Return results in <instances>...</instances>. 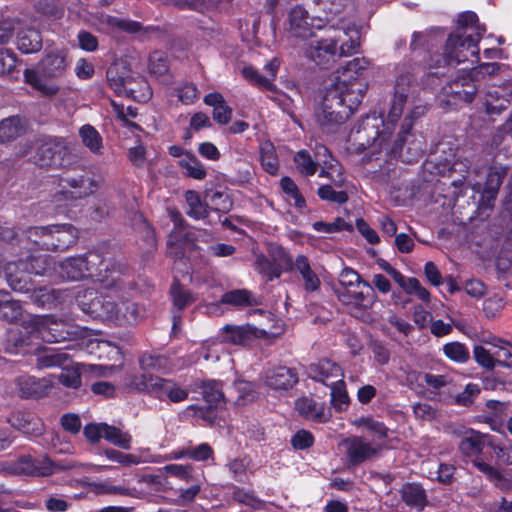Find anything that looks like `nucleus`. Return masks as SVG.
Listing matches in <instances>:
<instances>
[{"instance_id":"nucleus-1","label":"nucleus","mask_w":512,"mask_h":512,"mask_svg":"<svg viewBox=\"0 0 512 512\" xmlns=\"http://www.w3.org/2000/svg\"><path fill=\"white\" fill-rule=\"evenodd\" d=\"M415 87L412 72L399 67L386 121L375 116L367 117L354 132V140L362 150L369 148L372 154L385 152L391 156L399 155L406 162L416 161L421 157L424 151L421 141L410 142L408 155L402 154L415 121L426 113V106L415 100Z\"/></svg>"},{"instance_id":"nucleus-2","label":"nucleus","mask_w":512,"mask_h":512,"mask_svg":"<svg viewBox=\"0 0 512 512\" xmlns=\"http://www.w3.org/2000/svg\"><path fill=\"white\" fill-rule=\"evenodd\" d=\"M124 264L120 262L106 263L102 256L89 252L82 256L70 257L59 263V274L62 278L79 281L91 278L101 289L124 287L121 274Z\"/></svg>"},{"instance_id":"nucleus-3","label":"nucleus","mask_w":512,"mask_h":512,"mask_svg":"<svg viewBox=\"0 0 512 512\" xmlns=\"http://www.w3.org/2000/svg\"><path fill=\"white\" fill-rule=\"evenodd\" d=\"M67 70L66 57L61 52L48 53L39 63V71L26 69L25 82L45 97H53L59 92V86L47 79L62 77Z\"/></svg>"},{"instance_id":"nucleus-4","label":"nucleus","mask_w":512,"mask_h":512,"mask_svg":"<svg viewBox=\"0 0 512 512\" xmlns=\"http://www.w3.org/2000/svg\"><path fill=\"white\" fill-rule=\"evenodd\" d=\"M28 240L42 249L64 251L76 243L77 229L71 224L30 227L26 231Z\"/></svg>"},{"instance_id":"nucleus-5","label":"nucleus","mask_w":512,"mask_h":512,"mask_svg":"<svg viewBox=\"0 0 512 512\" xmlns=\"http://www.w3.org/2000/svg\"><path fill=\"white\" fill-rule=\"evenodd\" d=\"M480 33L476 35L468 31L453 32L449 35L444 48V54L436 61V66L457 65L475 57L479 60Z\"/></svg>"},{"instance_id":"nucleus-6","label":"nucleus","mask_w":512,"mask_h":512,"mask_svg":"<svg viewBox=\"0 0 512 512\" xmlns=\"http://www.w3.org/2000/svg\"><path fill=\"white\" fill-rule=\"evenodd\" d=\"M349 116L350 110L341 108V100H337V93L331 92L330 88L315 110V121L325 133L334 131Z\"/></svg>"},{"instance_id":"nucleus-7","label":"nucleus","mask_w":512,"mask_h":512,"mask_svg":"<svg viewBox=\"0 0 512 512\" xmlns=\"http://www.w3.org/2000/svg\"><path fill=\"white\" fill-rule=\"evenodd\" d=\"M500 67L498 63H482L477 67H473L470 71L464 72L460 77L453 80L448 87L444 88L445 93L447 95H454L456 98L470 103L474 99L476 89L474 86H469L468 84L479 80L480 77L485 74H497Z\"/></svg>"},{"instance_id":"nucleus-8","label":"nucleus","mask_w":512,"mask_h":512,"mask_svg":"<svg viewBox=\"0 0 512 512\" xmlns=\"http://www.w3.org/2000/svg\"><path fill=\"white\" fill-rule=\"evenodd\" d=\"M21 326L29 337L41 339L44 342L54 343L66 338L61 328L62 322L49 315H26Z\"/></svg>"},{"instance_id":"nucleus-9","label":"nucleus","mask_w":512,"mask_h":512,"mask_svg":"<svg viewBox=\"0 0 512 512\" xmlns=\"http://www.w3.org/2000/svg\"><path fill=\"white\" fill-rule=\"evenodd\" d=\"M127 267L124 265L123 272L121 274V281L124 284L122 289H102L100 301L92 304V317L94 318H105V319H119L120 318V303L123 298V294L130 288V282L124 279L127 272Z\"/></svg>"},{"instance_id":"nucleus-10","label":"nucleus","mask_w":512,"mask_h":512,"mask_svg":"<svg viewBox=\"0 0 512 512\" xmlns=\"http://www.w3.org/2000/svg\"><path fill=\"white\" fill-rule=\"evenodd\" d=\"M68 155L69 150L62 139L49 137L37 141L34 162L40 167H61Z\"/></svg>"},{"instance_id":"nucleus-11","label":"nucleus","mask_w":512,"mask_h":512,"mask_svg":"<svg viewBox=\"0 0 512 512\" xmlns=\"http://www.w3.org/2000/svg\"><path fill=\"white\" fill-rule=\"evenodd\" d=\"M342 445L348 462L353 466L376 458L382 450L379 442L369 441L363 436L348 437L343 440Z\"/></svg>"},{"instance_id":"nucleus-12","label":"nucleus","mask_w":512,"mask_h":512,"mask_svg":"<svg viewBox=\"0 0 512 512\" xmlns=\"http://www.w3.org/2000/svg\"><path fill=\"white\" fill-rule=\"evenodd\" d=\"M106 77L109 86L118 95L133 96L136 92L134 87L136 76L126 61H116L110 65L107 69Z\"/></svg>"},{"instance_id":"nucleus-13","label":"nucleus","mask_w":512,"mask_h":512,"mask_svg":"<svg viewBox=\"0 0 512 512\" xmlns=\"http://www.w3.org/2000/svg\"><path fill=\"white\" fill-rule=\"evenodd\" d=\"M189 389L173 379L155 376L150 385V396L162 402L180 403L188 398Z\"/></svg>"},{"instance_id":"nucleus-14","label":"nucleus","mask_w":512,"mask_h":512,"mask_svg":"<svg viewBox=\"0 0 512 512\" xmlns=\"http://www.w3.org/2000/svg\"><path fill=\"white\" fill-rule=\"evenodd\" d=\"M309 38L304 48V54L309 60L319 66H326L334 60L337 53V40L333 37L317 39L314 34Z\"/></svg>"},{"instance_id":"nucleus-15","label":"nucleus","mask_w":512,"mask_h":512,"mask_svg":"<svg viewBox=\"0 0 512 512\" xmlns=\"http://www.w3.org/2000/svg\"><path fill=\"white\" fill-rule=\"evenodd\" d=\"M335 293L338 300L347 306L367 309L374 303L372 286L367 281L360 283L359 287L352 286L344 289H336Z\"/></svg>"},{"instance_id":"nucleus-16","label":"nucleus","mask_w":512,"mask_h":512,"mask_svg":"<svg viewBox=\"0 0 512 512\" xmlns=\"http://www.w3.org/2000/svg\"><path fill=\"white\" fill-rule=\"evenodd\" d=\"M222 331L223 341L235 345H247L254 339L267 337L265 329L258 328L251 324L240 326L227 324L222 328Z\"/></svg>"},{"instance_id":"nucleus-17","label":"nucleus","mask_w":512,"mask_h":512,"mask_svg":"<svg viewBox=\"0 0 512 512\" xmlns=\"http://www.w3.org/2000/svg\"><path fill=\"white\" fill-rule=\"evenodd\" d=\"M330 90L337 93V100H341V108L350 110V115L360 105L364 95V85L361 82L339 83L336 81Z\"/></svg>"},{"instance_id":"nucleus-18","label":"nucleus","mask_w":512,"mask_h":512,"mask_svg":"<svg viewBox=\"0 0 512 512\" xmlns=\"http://www.w3.org/2000/svg\"><path fill=\"white\" fill-rule=\"evenodd\" d=\"M16 386L22 398H41L49 393L53 386V379L52 376L36 378L23 375L17 378Z\"/></svg>"},{"instance_id":"nucleus-19","label":"nucleus","mask_w":512,"mask_h":512,"mask_svg":"<svg viewBox=\"0 0 512 512\" xmlns=\"http://www.w3.org/2000/svg\"><path fill=\"white\" fill-rule=\"evenodd\" d=\"M63 191L66 199L78 200L92 195L97 188L94 179L83 175L66 177L62 179Z\"/></svg>"},{"instance_id":"nucleus-20","label":"nucleus","mask_w":512,"mask_h":512,"mask_svg":"<svg viewBox=\"0 0 512 512\" xmlns=\"http://www.w3.org/2000/svg\"><path fill=\"white\" fill-rule=\"evenodd\" d=\"M5 275L8 285L17 292H30L28 264L23 260L10 261L5 265Z\"/></svg>"},{"instance_id":"nucleus-21","label":"nucleus","mask_w":512,"mask_h":512,"mask_svg":"<svg viewBox=\"0 0 512 512\" xmlns=\"http://www.w3.org/2000/svg\"><path fill=\"white\" fill-rule=\"evenodd\" d=\"M15 471L25 475L46 476L52 473L53 464L47 456L34 458L26 455L17 460Z\"/></svg>"},{"instance_id":"nucleus-22","label":"nucleus","mask_w":512,"mask_h":512,"mask_svg":"<svg viewBox=\"0 0 512 512\" xmlns=\"http://www.w3.org/2000/svg\"><path fill=\"white\" fill-rule=\"evenodd\" d=\"M8 422L25 435L40 436L44 431L41 419L31 412H15L9 417Z\"/></svg>"},{"instance_id":"nucleus-23","label":"nucleus","mask_w":512,"mask_h":512,"mask_svg":"<svg viewBox=\"0 0 512 512\" xmlns=\"http://www.w3.org/2000/svg\"><path fill=\"white\" fill-rule=\"evenodd\" d=\"M289 270L295 271L300 275L303 282V288L306 292L313 293L320 288V278L312 269L311 264L305 255H298Z\"/></svg>"},{"instance_id":"nucleus-24","label":"nucleus","mask_w":512,"mask_h":512,"mask_svg":"<svg viewBox=\"0 0 512 512\" xmlns=\"http://www.w3.org/2000/svg\"><path fill=\"white\" fill-rule=\"evenodd\" d=\"M311 377L315 381L331 387L343 380L344 375L338 364L330 360H322L315 367L311 368Z\"/></svg>"},{"instance_id":"nucleus-25","label":"nucleus","mask_w":512,"mask_h":512,"mask_svg":"<svg viewBox=\"0 0 512 512\" xmlns=\"http://www.w3.org/2000/svg\"><path fill=\"white\" fill-rule=\"evenodd\" d=\"M295 409L307 420L324 423L329 420L330 413L323 403L317 402L310 397H301L295 402Z\"/></svg>"},{"instance_id":"nucleus-26","label":"nucleus","mask_w":512,"mask_h":512,"mask_svg":"<svg viewBox=\"0 0 512 512\" xmlns=\"http://www.w3.org/2000/svg\"><path fill=\"white\" fill-rule=\"evenodd\" d=\"M308 12L301 6L292 8L289 12L288 31L291 36L306 39L313 36L312 28L308 22Z\"/></svg>"},{"instance_id":"nucleus-27","label":"nucleus","mask_w":512,"mask_h":512,"mask_svg":"<svg viewBox=\"0 0 512 512\" xmlns=\"http://www.w3.org/2000/svg\"><path fill=\"white\" fill-rule=\"evenodd\" d=\"M297 383V375L291 368L280 366L266 373V384L275 390H288Z\"/></svg>"},{"instance_id":"nucleus-28","label":"nucleus","mask_w":512,"mask_h":512,"mask_svg":"<svg viewBox=\"0 0 512 512\" xmlns=\"http://www.w3.org/2000/svg\"><path fill=\"white\" fill-rule=\"evenodd\" d=\"M490 438L491 435L470 430L460 441L459 450L465 456H477L482 452L485 446H488Z\"/></svg>"},{"instance_id":"nucleus-29","label":"nucleus","mask_w":512,"mask_h":512,"mask_svg":"<svg viewBox=\"0 0 512 512\" xmlns=\"http://www.w3.org/2000/svg\"><path fill=\"white\" fill-rule=\"evenodd\" d=\"M401 498L407 506L422 511L427 503L426 491L418 484H406L401 489Z\"/></svg>"},{"instance_id":"nucleus-30","label":"nucleus","mask_w":512,"mask_h":512,"mask_svg":"<svg viewBox=\"0 0 512 512\" xmlns=\"http://www.w3.org/2000/svg\"><path fill=\"white\" fill-rule=\"evenodd\" d=\"M26 131V121L19 116H12L0 122V142L16 139Z\"/></svg>"},{"instance_id":"nucleus-31","label":"nucleus","mask_w":512,"mask_h":512,"mask_svg":"<svg viewBox=\"0 0 512 512\" xmlns=\"http://www.w3.org/2000/svg\"><path fill=\"white\" fill-rule=\"evenodd\" d=\"M337 47L339 46L340 56H348L355 52L360 46V32L356 28H348L336 37Z\"/></svg>"},{"instance_id":"nucleus-32","label":"nucleus","mask_w":512,"mask_h":512,"mask_svg":"<svg viewBox=\"0 0 512 512\" xmlns=\"http://www.w3.org/2000/svg\"><path fill=\"white\" fill-rule=\"evenodd\" d=\"M368 65L369 62L365 58H355L338 71L336 81H339V83L360 82L359 76Z\"/></svg>"},{"instance_id":"nucleus-33","label":"nucleus","mask_w":512,"mask_h":512,"mask_svg":"<svg viewBox=\"0 0 512 512\" xmlns=\"http://www.w3.org/2000/svg\"><path fill=\"white\" fill-rule=\"evenodd\" d=\"M221 302L223 304L239 307L258 306L261 304V301L258 298H256L250 291L245 289L226 292L221 297Z\"/></svg>"},{"instance_id":"nucleus-34","label":"nucleus","mask_w":512,"mask_h":512,"mask_svg":"<svg viewBox=\"0 0 512 512\" xmlns=\"http://www.w3.org/2000/svg\"><path fill=\"white\" fill-rule=\"evenodd\" d=\"M326 21L333 20L352 7V0H314Z\"/></svg>"},{"instance_id":"nucleus-35","label":"nucleus","mask_w":512,"mask_h":512,"mask_svg":"<svg viewBox=\"0 0 512 512\" xmlns=\"http://www.w3.org/2000/svg\"><path fill=\"white\" fill-rule=\"evenodd\" d=\"M64 293L48 287L34 289L30 295L33 303L39 307H51L63 299Z\"/></svg>"},{"instance_id":"nucleus-36","label":"nucleus","mask_w":512,"mask_h":512,"mask_svg":"<svg viewBox=\"0 0 512 512\" xmlns=\"http://www.w3.org/2000/svg\"><path fill=\"white\" fill-rule=\"evenodd\" d=\"M202 393L210 408L217 409L225 403L224 392L219 381H205L202 386Z\"/></svg>"},{"instance_id":"nucleus-37","label":"nucleus","mask_w":512,"mask_h":512,"mask_svg":"<svg viewBox=\"0 0 512 512\" xmlns=\"http://www.w3.org/2000/svg\"><path fill=\"white\" fill-rule=\"evenodd\" d=\"M185 200L188 206L186 214L196 220L203 219L208 216V204L202 202L200 194L193 190H188L185 193Z\"/></svg>"},{"instance_id":"nucleus-38","label":"nucleus","mask_w":512,"mask_h":512,"mask_svg":"<svg viewBox=\"0 0 512 512\" xmlns=\"http://www.w3.org/2000/svg\"><path fill=\"white\" fill-rule=\"evenodd\" d=\"M472 463L488 480L493 482L501 490H508L511 487V482L490 464L485 463L480 458L473 459Z\"/></svg>"},{"instance_id":"nucleus-39","label":"nucleus","mask_w":512,"mask_h":512,"mask_svg":"<svg viewBox=\"0 0 512 512\" xmlns=\"http://www.w3.org/2000/svg\"><path fill=\"white\" fill-rule=\"evenodd\" d=\"M17 47L22 53H34L41 49L42 38L34 29L22 31L18 35Z\"/></svg>"},{"instance_id":"nucleus-40","label":"nucleus","mask_w":512,"mask_h":512,"mask_svg":"<svg viewBox=\"0 0 512 512\" xmlns=\"http://www.w3.org/2000/svg\"><path fill=\"white\" fill-rule=\"evenodd\" d=\"M179 165L186 171V175L196 180H203L207 171L201 161L192 153L187 152L179 160Z\"/></svg>"},{"instance_id":"nucleus-41","label":"nucleus","mask_w":512,"mask_h":512,"mask_svg":"<svg viewBox=\"0 0 512 512\" xmlns=\"http://www.w3.org/2000/svg\"><path fill=\"white\" fill-rule=\"evenodd\" d=\"M79 135L81 137L82 143L92 153L98 154L101 152L103 147L102 138L99 132L93 126L89 124L83 125L79 130Z\"/></svg>"},{"instance_id":"nucleus-42","label":"nucleus","mask_w":512,"mask_h":512,"mask_svg":"<svg viewBox=\"0 0 512 512\" xmlns=\"http://www.w3.org/2000/svg\"><path fill=\"white\" fill-rule=\"evenodd\" d=\"M103 438L111 444L122 449H130L132 437L129 433L122 431L120 428L106 424L104 428Z\"/></svg>"},{"instance_id":"nucleus-43","label":"nucleus","mask_w":512,"mask_h":512,"mask_svg":"<svg viewBox=\"0 0 512 512\" xmlns=\"http://www.w3.org/2000/svg\"><path fill=\"white\" fill-rule=\"evenodd\" d=\"M0 318L9 322L24 319L23 310L18 301L12 300L7 292V298H3L0 304Z\"/></svg>"},{"instance_id":"nucleus-44","label":"nucleus","mask_w":512,"mask_h":512,"mask_svg":"<svg viewBox=\"0 0 512 512\" xmlns=\"http://www.w3.org/2000/svg\"><path fill=\"white\" fill-rule=\"evenodd\" d=\"M294 163L297 170L305 176L314 175L319 165V159L314 160L310 153L306 150H300L294 156Z\"/></svg>"},{"instance_id":"nucleus-45","label":"nucleus","mask_w":512,"mask_h":512,"mask_svg":"<svg viewBox=\"0 0 512 512\" xmlns=\"http://www.w3.org/2000/svg\"><path fill=\"white\" fill-rule=\"evenodd\" d=\"M139 364L144 371L163 372L171 367L169 359L164 355L144 354L140 357Z\"/></svg>"},{"instance_id":"nucleus-46","label":"nucleus","mask_w":512,"mask_h":512,"mask_svg":"<svg viewBox=\"0 0 512 512\" xmlns=\"http://www.w3.org/2000/svg\"><path fill=\"white\" fill-rule=\"evenodd\" d=\"M355 426L359 428H363L375 436L376 442L387 438L388 436V428L384 425V423L374 420L371 417H362L354 421Z\"/></svg>"},{"instance_id":"nucleus-47","label":"nucleus","mask_w":512,"mask_h":512,"mask_svg":"<svg viewBox=\"0 0 512 512\" xmlns=\"http://www.w3.org/2000/svg\"><path fill=\"white\" fill-rule=\"evenodd\" d=\"M460 31H468V33L474 35H476V32H479L480 38H482L485 28L479 24L478 16L474 12L469 11L460 14L458 17V28L454 32Z\"/></svg>"},{"instance_id":"nucleus-48","label":"nucleus","mask_w":512,"mask_h":512,"mask_svg":"<svg viewBox=\"0 0 512 512\" xmlns=\"http://www.w3.org/2000/svg\"><path fill=\"white\" fill-rule=\"evenodd\" d=\"M444 355L453 362L466 363L470 353L466 345L460 342H449L443 346Z\"/></svg>"},{"instance_id":"nucleus-49","label":"nucleus","mask_w":512,"mask_h":512,"mask_svg":"<svg viewBox=\"0 0 512 512\" xmlns=\"http://www.w3.org/2000/svg\"><path fill=\"white\" fill-rule=\"evenodd\" d=\"M505 175L506 171L503 168H491L487 175L483 191H486L489 197L496 198Z\"/></svg>"},{"instance_id":"nucleus-50","label":"nucleus","mask_w":512,"mask_h":512,"mask_svg":"<svg viewBox=\"0 0 512 512\" xmlns=\"http://www.w3.org/2000/svg\"><path fill=\"white\" fill-rule=\"evenodd\" d=\"M242 76L249 81L251 84L265 90L272 91L275 85L272 83V79L262 76L254 67L246 66L241 71Z\"/></svg>"},{"instance_id":"nucleus-51","label":"nucleus","mask_w":512,"mask_h":512,"mask_svg":"<svg viewBox=\"0 0 512 512\" xmlns=\"http://www.w3.org/2000/svg\"><path fill=\"white\" fill-rule=\"evenodd\" d=\"M62 371L59 375H51L52 379H58V381L68 388H78L81 385V378L78 369L74 366L69 367L68 365L62 366Z\"/></svg>"},{"instance_id":"nucleus-52","label":"nucleus","mask_w":512,"mask_h":512,"mask_svg":"<svg viewBox=\"0 0 512 512\" xmlns=\"http://www.w3.org/2000/svg\"><path fill=\"white\" fill-rule=\"evenodd\" d=\"M316 232L332 234L343 230L352 231V225L348 224L343 218H336L333 222L316 221L312 224Z\"/></svg>"},{"instance_id":"nucleus-53","label":"nucleus","mask_w":512,"mask_h":512,"mask_svg":"<svg viewBox=\"0 0 512 512\" xmlns=\"http://www.w3.org/2000/svg\"><path fill=\"white\" fill-rule=\"evenodd\" d=\"M260 160L262 167L271 175H275L278 172L279 163L271 144H266L261 148Z\"/></svg>"},{"instance_id":"nucleus-54","label":"nucleus","mask_w":512,"mask_h":512,"mask_svg":"<svg viewBox=\"0 0 512 512\" xmlns=\"http://www.w3.org/2000/svg\"><path fill=\"white\" fill-rule=\"evenodd\" d=\"M400 287L407 293V294H414L417 296L421 301L429 302L430 301V293L429 291L423 287L419 280L414 277L406 278L403 280V282L400 284Z\"/></svg>"},{"instance_id":"nucleus-55","label":"nucleus","mask_w":512,"mask_h":512,"mask_svg":"<svg viewBox=\"0 0 512 512\" xmlns=\"http://www.w3.org/2000/svg\"><path fill=\"white\" fill-rule=\"evenodd\" d=\"M69 361L65 353L57 352L49 349L38 358V365L41 368H49L54 366H64Z\"/></svg>"},{"instance_id":"nucleus-56","label":"nucleus","mask_w":512,"mask_h":512,"mask_svg":"<svg viewBox=\"0 0 512 512\" xmlns=\"http://www.w3.org/2000/svg\"><path fill=\"white\" fill-rule=\"evenodd\" d=\"M488 447L495 453L496 458L503 464H512V446L491 436Z\"/></svg>"},{"instance_id":"nucleus-57","label":"nucleus","mask_w":512,"mask_h":512,"mask_svg":"<svg viewBox=\"0 0 512 512\" xmlns=\"http://www.w3.org/2000/svg\"><path fill=\"white\" fill-rule=\"evenodd\" d=\"M101 295H98V292L93 288H87L78 291L76 295V301L78 306L82 309L83 312L92 316V304L100 301Z\"/></svg>"},{"instance_id":"nucleus-58","label":"nucleus","mask_w":512,"mask_h":512,"mask_svg":"<svg viewBox=\"0 0 512 512\" xmlns=\"http://www.w3.org/2000/svg\"><path fill=\"white\" fill-rule=\"evenodd\" d=\"M510 100L503 96H499L498 91H489L485 102L486 112L488 114H500L507 109Z\"/></svg>"},{"instance_id":"nucleus-59","label":"nucleus","mask_w":512,"mask_h":512,"mask_svg":"<svg viewBox=\"0 0 512 512\" xmlns=\"http://www.w3.org/2000/svg\"><path fill=\"white\" fill-rule=\"evenodd\" d=\"M283 192L294 200V205L298 209H303L306 205L304 197L300 194L296 183L290 177H283L280 181Z\"/></svg>"},{"instance_id":"nucleus-60","label":"nucleus","mask_w":512,"mask_h":512,"mask_svg":"<svg viewBox=\"0 0 512 512\" xmlns=\"http://www.w3.org/2000/svg\"><path fill=\"white\" fill-rule=\"evenodd\" d=\"M255 267L257 271L267 277L269 281L279 278L282 274V269L264 256L257 257Z\"/></svg>"},{"instance_id":"nucleus-61","label":"nucleus","mask_w":512,"mask_h":512,"mask_svg":"<svg viewBox=\"0 0 512 512\" xmlns=\"http://www.w3.org/2000/svg\"><path fill=\"white\" fill-rule=\"evenodd\" d=\"M331 390V404L337 411H343L348 406V395L345 390L344 381L329 387Z\"/></svg>"},{"instance_id":"nucleus-62","label":"nucleus","mask_w":512,"mask_h":512,"mask_svg":"<svg viewBox=\"0 0 512 512\" xmlns=\"http://www.w3.org/2000/svg\"><path fill=\"white\" fill-rule=\"evenodd\" d=\"M28 264V275H49L51 260L46 256H33L26 261Z\"/></svg>"},{"instance_id":"nucleus-63","label":"nucleus","mask_w":512,"mask_h":512,"mask_svg":"<svg viewBox=\"0 0 512 512\" xmlns=\"http://www.w3.org/2000/svg\"><path fill=\"white\" fill-rule=\"evenodd\" d=\"M173 303L178 309H183L195 301V296L179 284H174L171 288Z\"/></svg>"},{"instance_id":"nucleus-64","label":"nucleus","mask_w":512,"mask_h":512,"mask_svg":"<svg viewBox=\"0 0 512 512\" xmlns=\"http://www.w3.org/2000/svg\"><path fill=\"white\" fill-rule=\"evenodd\" d=\"M149 71L156 76H162L168 71L167 56L159 51L153 52L149 57Z\"/></svg>"}]
</instances>
